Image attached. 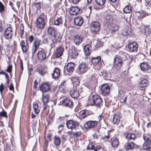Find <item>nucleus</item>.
<instances>
[{"mask_svg": "<svg viewBox=\"0 0 151 151\" xmlns=\"http://www.w3.org/2000/svg\"><path fill=\"white\" fill-rule=\"evenodd\" d=\"M123 64V60L119 56H116L114 58L113 66L111 70L113 72L115 73L120 70Z\"/></svg>", "mask_w": 151, "mask_h": 151, "instance_id": "nucleus-1", "label": "nucleus"}, {"mask_svg": "<svg viewBox=\"0 0 151 151\" xmlns=\"http://www.w3.org/2000/svg\"><path fill=\"white\" fill-rule=\"evenodd\" d=\"M145 142L143 145V148L147 150L151 151V138L150 135L144 134L143 137Z\"/></svg>", "mask_w": 151, "mask_h": 151, "instance_id": "nucleus-2", "label": "nucleus"}, {"mask_svg": "<svg viewBox=\"0 0 151 151\" xmlns=\"http://www.w3.org/2000/svg\"><path fill=\"white\" fill-rule=\"evenodd\" d=\"M46 16L42 14L39 16L36 21L37 27L39 28H42L44 27L45 24V19Z\"/></svg>", "mask_w": 151, "mask_h": 151, "instance_id": "nucleus-3", "label": "nucleus"}, {"mask_svg": "<svg viewBox=\"0 0 151 151\" xmlns=\"http://www.w3.org/2000/svg\"><path fill=\"white\" fill-rule=\"evenodd\" d=\"M92 100L93 104L91 105H95L97 107H100L102 105L103 101L101 97L97 95H93L92 96Z\"/></svg>", "mask_w": 151, "mask_h": 151, "instance_id": "nucleus-4", "label": "nucleus"}, {"mask_svg": "<svg viewBox=\"0 0 151 151\" xmlns=\"http://www.w3.org/2000/svg\"><path fill=\"white\" fill-rule=\"evenodd\" d=\"M100 24L98 22L93 21L91 24L90 30L93 32L96 33L99 32L100 29Z\"/></svg>", "mask_w": 151, "mask_h": 151, "instance_id": "nucleus-5", "label": "nucleus"}, {"mask_svg": "<svg viewBox=\"0 0 151 151\" xmlns=\"http://www.w3.org/2000/svg\"><path fill=\"white\" fill-rule=\"evenodd\" d=\"M66 124L67 127L71 130H75L79 126V124L78 122L73 121L72 120L67 121Z\"/></svg>", "mask_w": 151, "mask_h": 151, "instance_id": "nucleus-6", "label": "nucleus"}, {"mask_svg": "<svg viewBox=\"0 0 151 151\" xmlns=\"http://www.w3.org/2000/svg\"><path fill=\"white\" fill-rule=\"evenodd\" d=\"M40 42L41 41L39 39L36 38L35 39L32 48L31 52L32 57L39 48Z\"/></svg>", "mask_w": 151, "mask_h": 151, "instance_id": "nucleus-7", "label": "nucleus"}, {"mask_svg": "<svg viewBox=\"0 0 151 151\" xmlns=\"http://www.w3.org/2000/svg\"><path fill=\"white\" fill-rule=\"evenodd\" d=\"M140 29L145 35L147 36H151V27L150 25H142L141 26Z\"/></svg>", "mask_w": 151, "mask_h": 151, "instance_id": "nucleus-8", "label": "nucleus"}, {"mask_svg": "<svg viewBox=\"0 0 151 151\" xmlns=\"http://www.w3.org/2000/svg\"><path fill=\"white\" fill-rule=\"evenodd\" d=\"M61 38H59V35H58L54 37H51L50 39V42L49 46L50 50H51L53 47H55V45L58 42H60Z\"/></svg>", "mask_w": 151, "mask_h": 151, "instance_id": "nucleus-9", "label": "nucleus"}, {"mask_svg": "<svg viewBox=\"0 0 151 151\" xmlns=\"http://www.w3.org/2000/svg\"><path fill=\"white\" fill-rule=\"evenodd\" d=\"M47 32L49 35H52V37H54L58 34L59 35V38H61L62 36L56 31L55 28L52 26H50L47 27Z\"/></svg>", "mask_w": 151, "mask_h": 151, "instance_id": "nucleus-10", "label": "nucleus"}, {"mask_svg": "<svg viewBox=\"0 0 151 151\" xmlns=\"http://www.w3.org/2000/svg\"><path fill=\"white\" fill-rule=\"evenodd\" d=\"M14 33L12 30V28L11 27H7L4 31V35L6 39L7 40L11 39Z\"/></svg>", "mask_w": 151, "mask_h": 151, "instance_id": "nucleus-11", "label": "nucleus"}, {"mask_svg": "<svg viewBox=\"0 0 151 151\" xmlns=\"http://www.w3.org/2000/svg\"><path fill=\"white\" fill-rule=\"evenodd\" d=\"M87 67L85 63H82L78 65L77 69V71L79 74H82L85 73L87 70Z\"/></svg>", "mask_w": 151, "mask_h": 151, "instance_id": "nucleus-12", "label": "nucleus"}, {"mask_svg": "<svg viewBox=\"0 0 151 151\" xmlns=\"http://www.w3.org/2000/svg\"><path fill=\"white\" fill-rule=\"evenodd\" d=\"M101 90L102 95L106 96L109 94L110 91V88L107 83H105L102 85Z\"/></svg>", "mask_w": 151, "mask_h": 151, "instance_id": "nucleus-13", "label": "nucleus"}, {"mask_svg": "<svg viewBox=\"0 0 151 151\" xmlns=\"http://www.w3.org/2000/svg\"><path fill=\"white\" fill-rule=\"evenodd\" d=\"M97 124V122L96 121H90L85 123L84 127L86 129L94 128L96 126Z\"/></svg>", "mask_w": 151, "mask_h": 151, "instance_id": "nucleus-14", "label": "nucleus"}, {"mask_svg": "<svg viewBox=\"0 0 151 151\" xmlns=\"http://www.w3.org/2000/svg\"><path fill=\"white\" fill-rule=\"evenodd\" d=\"M101 148L100 145H97L96 144L93 142L89 143L88 145L87 149L88 150H93L97 151Z\"/></svg>", "mask_w": 151, "mask_h": 151, "instance_id": "nucleus-15", "label": "nucleus"}, {"mask_svg": "<svg viewBox=\"0 0 151 151\" xmlns=\"http://www.w3.org/2000/svg\"><path fill=\"white\" fill-rule=\"evenodd\" d=\"M37 58L40 60L43 61L46 58V52L44 50L42 49L41 50H39L37 53Z\"/></svg>", "mask_w": 151, "mask_h": 151, "instance_id": "nucleus-16", "label": "nucleus"}, {"mask_svg": "<svg viewBox=\"0 0 151 151\" xmlns=\"http://www.w3.org/2000/svg\"><path fill=\"white\" fill-rule=\"evenodd\" d=\"M64 51V49L61 46H59L56 48L55 52V56L57 58L61 56Z\"/></svg>", "mask_w": 151, "mask_h": 151, "instance_id": "nucleus-17", "label": "nucleus"}, {"mask_svg": "<svg viewBox=\"0 0 151 151\" xmlns=\"http://www.w3.org/2000/svg\"><path fill=\"white\" fill-rule=\"evenodd\" d=\"M128 48L131 52H136L138 49V46L135 42H133L129 44Z\"/></svg>", "mask_w": 151, "mask_h": 151, "instance_id": "nucleus-18", "label": "nucleus"}, {"mask_svg": "<svg viewBox=\"0 0 151 151\" xmlns=\"http://www.w3.org/2000/svg\"><path fill=\"white\" fill-rule=\"evenodd\" d=\"M148 83L149 82L147 79H143L139 84V89L141 90H144L145 88L148 86Z\"/></svg>", "mask_w": 151, "mask_h": 151, "instance_id": "nucleus-19", "label": "nucleus"}, {"mask_svg": "<svg viewBox=\"0 0 151 151\" xmlns=\"http://www.w3.org/2000/svg\"><path fill=\"white\" fill-rule=\"evenodd\" d=\"M80 9L78 6H72L69 10V12L71 15H77L79 12Z\"/></svg>", "mask_w": 151, "mask_h": 151, "instance_id": "nucleus-20", "label": "nucleus"}, {"mask_svg": "<svg viewBox=\"0 0 151 151\" xmlns=\"http://www.w3.org/2000/svg\"><path fill=\"white\" fill-rule=\"evenodd\" d=\"M62 104L67 107H71L73 106L72 101L67 98H65L62 101Z\"/></svg>", "mask_w": 151, "mask_h": 151, "instance_id": "nucleus-21", "label": "nucleus"}, {"mask_svg": "<svg viewBox=\"0 0 151 151\" xmlns=\"http://www.w3.org/2000/svg\"><path fill=\"white\" fill-rule=\"evenodd\" d=\"M20 45L23 52H26L29 49L28 43L25 42L24 40H22L20 42Z\"/></svg>", "mask_w": 151, "mask_h": 151, "instance_id": "nucleus-22", "label": "nucleus"}, {"mask_svg": "<svg viewBox=\"0 0 151 151\" xmlns=\"http://www.w3.org/2000/svg\"><path fill=\"white\" fill-rule=\"evenodd\" d=\"M40 88L42 92H45L50 90V86L47 83H45L42 84L40 86Z\"/></svg>", "mask_w": 151, "mask_h": 151, "instance_id": "nucleus-23", "label": "nucleus"}, {"mask_svg": "<svg viewBox=\"0 0 151 151\" xmlns=\"http://www.w3.org/2000/svg\"><path fill=\"white\" fill-rule=\"evenodd\" d=\"M74 22L75 24L78 26L82 25L83 22L82 18L80 17H76L74 19Z\"/></svg>", "mask_w": 151, "mask_h": 151, "instance_id": "nucleus-24", "label": "nucleus"}, {"mask_svg": "<svg viewBox=\"0 0 151 151\" xmlns=\"http://www.w3.org/2000/svg\"><path fill=\"white\" fill-rule=\"evenodd\" d=\"M75 65L74 63L70 62L68 63L66 66V69L70 73L73 72L74 70Z\"/></svg>", "mask_w": 151, "mask_h": 151, "instance_id": "nucleus-25", "label": "nucleus"}, {"mask_svg": "<svg viewBox=\"0 0 151 151\" xmlns=\"http://www.w3.org/2000/svg\"><path fill=\"white\" fill-rule=\"evenodd\" d=\"M83 37L82 36L80 35L75 36L73 37V42L77 45L79 44L82 41Z\"/></svg>", "mask_w": 151, "mask_h": 151, "instance_id": "nucleus-26", "label": "nucleus"}, {"mask_svg": "<svg viewBox=\"0 0 151 151\" xmlns=\"http://www.w3.org/2000/svg\"><path fill=\"white\" fill-rule=\"evenodd\" d=\"M53 78L56 79L58 78L60 75V72L59 68H55L52 74Z\"/></svg>", "mask_w": 151, "mask_h": 151, "instance_id": "nucleus-27", "label": "nucleus"}, {"mask_svg": "<svg viewBox=\"0 0 151 151\" xmlns=\"http://www.w3.org/2000/svg\"><path fill=\"white\" fill-rule=\"evenodd\" d=\"M70 93L72 97L74 99L77 98L79 95V93L77 89H72L70 91Z\"/></svg>", "mask_w": 151, "mask_h": 151, "instance_id": "nucleus-28", "label": "nucleus"}, {"mask_svg": "<svg viewBox=\"0 0 151 151\" xmlns=\"http://www.w3.org/2000/svg\"><path fill=\"white\" fill-rule=\"evenodd\" d=\"M135 146V144L132 142H129L127 143L125 145V148L126 150L133 149Z\"/></svg>", "mask_w": 151, "mask_h": 151, "instance_id": "nucleus-29", "label": "nucleus"}, {"mask_svg": "<svg viewBox=\"0 0 151 151\" xmlns=\"http://www.w3.org/2000/svg\"><path fill=\"white\" fill-rule=\"evenodd\" d=\"M105 22L106 23L110 24L112 23L113 17L110 14H107L105 17L104 19Z\"/></svg>", "mask_w": 151, "mask_h": 151, "instance_id": "nucleus-30", "label": "nucleus"}, {"mask_svg": "<svg viewBox=\"0 0 151 151\" xmlns=\"http://www.w3.org/2000/svg\"><path fill=\"white\" fill-rule=\"evenodd\" d=\"M78 53L75 48L73 49L70 52L69 56L73 59L76 58Z\"/></svg>", "mask_w": 151, "mask_h": 151, "instance_id": "nucleus-31", "label": "nucleus"}, {"mask_svg": "<svg viewBox=\"0 0 151 151\" xmlns=\"http://www.w3.org/2000/svg\"><path fill=\"white\" fill-rule=\"evenodd\" d=\"M140 67L141 70L143 71H145L149 69V65L147 63L143 62L141 63Z\"/></svg>", "mask_w": 151, "mask_h": 151, "instance_id": "nucleus-32", "label": "nucleus"}, {"mask_svg": "<svg viewBox=\"0 0 151 151\" xmlns=\"http://www.w3.org/2000/svg\"><path fill=\"white\" fill-rule=\"evenodd\" d=\"M130 28L129 27H126L125 29L122 31V34L124 36H126L130 34L131 32Z\"/></svg>", "mask_w": 151, "mask_h": 151, "instance_id": "nucleus-33", "label": "nucleus"}, {"mask_svg": "<svg viewBox=\"0 0 151 151\" xmlns=\"http://www.w3.org/2000/svg\"><path fill=\"white\" fill-rule=\"evenodd\" d=\"M83 50L86 55H89L91 52V46L89 45H86L83 48Z\"/></svg>", "mask_w": 151, "mask_h": 151, "instance_id": "nucleus-34", "label": "nucleus"}, {"mask_svg": "<svg viewBox=\"0 0 151 151\" xmlns=\"http://www.w3.org/2000/svg\"><path fill=\"white\" fill-rule=\"evenodd\" d=\"M50 96L48 94L42 95V101L43 103V105L45 106V104H47L49 101V99Z\"/></svg>", "mask_w": 151, "mask_h": 151, "instance_id": "nucleus-35", "label": "nucleus"}, {"mask_svg": "<svg viewBox=\"0 0 151 151\" xmlns=\"http://www.w3.org/2000/svg\"><path fill=\"white\" fill-rule=\"evenodd\" d=\"M113 123L115 124H118L120 122V117L117 114H115L113 117Z\"/></svg>", "mask_w": 151, "mask_h": 151, "instance_id": "nucleus-36", "label": "nucleus"}, {"mask_svg": "<svg viewBox=\"0 0 151 151\" xmlns=\"http://www.w3.org/2000/svg\"><path fill=\"white\" fill-rule=\"evenodd\" d=\"M111 142L112 145L114 147H117L119 143L118 140L116 137H113L111 139Z\"/></svg>", "mask_w": 151, "mask_h": 151, "instance_id": "nucleus-37", "label": "nucleus"}, {"mask_svg": "<svg viewBox=\"0 0 151 151\" xmlns=\"http://www.w3.org/2000/svg\"><path fill=\"white\" fill-rule=\"evenodd\" d=\"M132 10V8L131 6L129 5L126 6L124 9V12L125 13H130Z\"/></svg>", "mask_w": 151, "mask_h": 151, "instance_id": "nucleus-38", "label": "nucleus"}, {"mask_svg": "<svg viewBox=\"0 0 151 151\" xmlns=\"http://www.w3.org/2000/svg\"><path fill=\"white\" fill-rule=\"evenodd\" d=\"M33 108L36 114H38L40 112V108L39 107L37 104L36 103L34 104Z\"/></svg>", "mask_w": 151, "mask_h": 151, "instance_id": "nucleus-39", "label": "nucleus"}, {"mask_svg": "<svg viewBox=\"0 0 151 151\" xmlns=\"http://www.w3.org/2000/svg\"><path fill=\"white\" fill-rule=\"evenodd\" d=\"M100 56H98L96 58H93L91 60V62L94 64H96L98 63L101 60Z\"/></svg>", "mask_w": 151, "mask_h": 151, "instance_id": "nucleus-40", "label": "nucleus"}, {"mask_svg": "<svg viewBox=\"0 0 151 151\" xmlns=\"http://www.w3.org/2000/svg\"><path fill=\"white\" fill-rule=\"evenodd\" d=\"M126 138L128 140H134L136 138V136L134 134H128L127 135Z\"/></svg>", "mask_w": 151, "mask_h": 151, "instance_id": "nucleus-41", "label": "nucleus"}, {"mask_svg": "<svg viewBox=\"0 0 151 151\" xmlns=\"http://www.w3.org/2000/svg\"><path fill=\"white\" fill-rule=\"evenodd\" d=\"M145 5L147 9H151V0H145Z\"/></svg>", "mask_w": 151, "mask_h": 151, "instance_id": "nucleus-42", "label": "nucleus"}, {"mask_svg": "<svg viewBox=\"0 0 151 151\" xmlns=\"http://www.w3.org/2000/svg\"><path fill=\"white\" fill-rule=\"evenodd\" d=\"M54 24L57 26H60L62 24V20L61 17L58 18L55 21Z\"/></svg>", "mask_w": 151, "mask_h": 151, "instance_id": "nucleus-43", "label": "nucleus"}, {"mask_svg": "<svg viewBox=\"0 0 151 151\" xmlns=\"http://www.w3.org/2000/svg\"><path fill=\"white\" fill-rule=\"evenodd\" d=\"M37 71L39 74L42 76H43L45 74L47 73V72L45 70V69H43L42 68L39 69L37 70Z\"/></svg>", "mask_w": 151, "mask_h": 151, "instance_id": "nucleus-44", "label": "nucleus"}, {"mask_svg": "<svg viewBox=\"0 0 151 151\" xmlns=\"http://www.w3.org/2000/svg\"><path fill=\"white\" fill-rule=\"evenodd\" d=\"M54 140V143L55 145L59 146L60 143V138L58 137H55Z\"/></svg>", "mask_w": 151, "mask_h": 151, "instance_id": "nucleus-45", "label": "nucleus"}, {"mask_svg": "<svg viewBox=\"0 0 151 151\" xmlns=\"http://www.w3.org/2000/svg\"><path fill=\"white\" fill-rule=\"evenodd\" d=\"M95 1L99 5L103 6L106 0H95Z\"/></svg>", "mask_w": 151, "mask_h": 151, "instance_id": "nucleus-46", "label": "nucleus"}, {"mask_svg": "<svg viewBox=\"0 0 151 151\" xmlns=\"http://www.w3.org/2000/svg\"><path fill=\"white\" fill-rule=\"evenodd\" d=\"M118 29V27L117 25H115L112 27L111 30L112 32H114L117 31Z\"/></svg>", "mask_w": 151, "mask_h": 151, "instance_id": "nucleus-47", "label": "nucleus"}, {"mask_svg": "<svg viewBox=\"0 0 151 151\" xmlns=\"http://www.w3.org/2000/svg\"><path fill=\"white\" fill-rule=\"evenodd\" d=\"M34 39V36L32 35L29 36L28 38V40L30 43H31L34 40L35 41V39Z\"/></svg>", "mask_w": 151, "mask_h": 151, "instance_id": "nucleus-48", "label": "nucleus"}, {"mask_svg": "<svg viewBox=\"0 0 151 151\" xmlns=\"http://www.w3.org/2000/svg\"><path fill=\"white\" fill-rule=\"evenodd\" d=\"M4 10V6L0 1V12L1 13Z\"/></svg>", "mask_w": 151, "mask_h": 151, "instance_id": "nucleus-49", "label": "nucleus"}, {"mask_svg": "<svg viewBox=\"0 0 151 151\" xmlns=\"http://www.w3.org/2000/svg\"><path fill=\"white\" fill-rule=\"evenodd\" d=\"M87 111H83L81 112V116L83 117H85L87 115Z\"/></svg>", "mask_w": 151, "mask_h": 151, "instance_id": "nucleus-50", "label": "nucleus"}, {"mask_svg": "<svg viewBox=\"0 0 151 151\" xmlns=\"http://www.w3.org/2000/svg\"><path fill=\"white\" fill-rule=\"evenodd\" d=\"M149 15V14H148L147 13H145L143 14H141L140 15V18L141 19H143V18L145 17L146 16H147Z\"/></svg>", "mask_w": 151, "mask_h": 151, "instance_id": "nucleus-51", "label": "nucleus"}, {"mask_svg": "<svg viewBox=\"0 0 151 151\" xmlns=\"http://www.w3.org/2000/svg\"><path fill=\"white\" fill-rule=\"evenodd\" d=\"M4 87L3 84L1 83L0 86V91L1 93V94L2 92V91L4 89Z\"/></svg>", "mask_w": 151, "mask_h": 151, "instance_id": "nucleus-52", "label": "nucleus"}, {"mask_svg": "<svg viewBox=\"0 0 151 151\" xmlns=\"http://www.w3.org/2000/svg\"><path fill=\"white\" fill-rule=\"evenodd\" d=\"M102 43L100 41H97L96 44V46L97 47H100L102 46Z\"/></svg>", "mask_w": 151, "mask_h": 151, "instance_id": "nucleus-53", "label": "nucleus"}, {"mask_svg": "<svg viewBox=\"0 0 151 151\" xmlns=\"http://www.w3.org/2000/svg\"><path fill=\"white\" fill-rule=\"evenodd\" d=\"M9 89L10 90L14 91V87L13 84L12 83L9 86Z\"/></svg>", "mask_w": 151, "mask_h": 151, "instance_id": "nucleus-54", "label": "nucleus"}, {"mask_svg": "<svg viewBox=\"0 0 151 151\" xmlns=\"http://www.w3.org/2000/svg\"><path fill=\"white\" fill-rule=\"evenodd\" d=\"M3 31V26L1 23V22L0 21V32H2Z\"/></svg>", "mask_w": 151, "mask_h": 151, "instance_id": "nucleus-55", "label": "nucleus"}, {"mask_svg": "<svg viewBox=\"0 0 151 151\" xmlns=\"http://www.w3.org/2000/svg\"><path fill=\"white\" fill-rule=\"evenodd\" d=\"M0 116L5 117L6 116V112L4 111L1 112L0 113Z\"/></svg>", "mask_w": 151, "mask_h": 151, "instance_id": "nucleus-56", "label": "nucleus"}, {"mask_svg": "<svg viewBox=\"0 0 151 151\" xmlns=\"http://www.w3.org/2000/svg\"><path fill=\"white\" fill-rule=\"evenodd\" d=\"M12 68V65L9 66L6 69V71L9 72H10L11 71Z\"/></svg>", "mask_w": 151, "mask_h": 151, "instance_id": "nucleus-57", "label": "nucleus"}, {"mask_svg": "<svg viewBox=\"0 0 151 151\" xmlns=\"http://www.w3.org/2000/svg\"><path fill=\"white\" fill-rule=\"evenodd\" d=\"M74 135L76 137H78L81 135V133L80 132H78L74 133Z\"/></svg>", "mask_w": 151, "mask_h": 151, "instance_id": "nucleus-58", "label": "nucleus"}, {"mask_svg": "<svg viewBox=\"0 0 151 151\" xmlns=\"http://www.w3.org/2000/svg\"><path fill=\"white\" fill-rule=\"evenodd\" d=\"M65 81H63V82H62L60 86V88H62V89H63L65 87Z\"/></svg>", "mask_w": 151, "mask_h": 151, "instance_id": "nucleus-59", "label": "nucleus"}, {"mask_svg": "<svg viewBox=\"0 0 151 151\" xmlns=\"http://www.w3.org/2000/svg\"><path fill=\"white\" fill-rule=\"evenodd\" d=\"M103 119V116L102 115H99L98 116V119L99 121H100L102 119Z\"/></svg>", "mask_w": 151, "mask_h": 151, "instance_id": "nucleus-60", "label": "nucleus"}, {"mask_svg": "<svg viewBox=\"0 0 151 151\" xmlns=\"http://www.w3.org/2000/svg\"><path fill=\"white\" fill-rule=\"evenodd\" d=\"M24 34V29H23L21 31V32L20 33L21 37L22 38H24V35H23Z\"/></svg>", "mask_w": 151, "mask_h": 151, "instance_id": "nucleus-61", "label": "nucleus"}, {"mask_svg": "<svg viewBox=\"0 0 151 151\" xmlns=\"http://www.w3.org/2000/svg\"><path fill=\"white\" fill-rule=\"evenodd\" d=\"M64 125V124H62L59 125L58 127V129H60L61 130L62 129H63Z\"/></svg>", "mask_w": 151, "mask_h": 151, "instance_id": "nucleus-62", "label": "nucleus"}, {"mask_svg": "<svg viewBox=\"0 0 151 151\" xmlns=\"http://www.w3.org/2000/svg\"><path fill=\"white\" fill-rule=\"evenodd\" d=\"M48 142L47 140H45L44 143V147L45 148H47L48 146Z\"/></svg>", "mask_w": 151, "mask_h": 151, "instance_id": "nucleus-63", "label": "nucleus"}, {"mask_svg": "<svg viewBox=\"0 0 151 151\" xmlns=\"http://www.w3.org/2000/svg\"><path fill=\"white\" fill-rule=\"evenodd\" d=\"M20 67L22 70V71L23 70V66L22 60H21L20 61Z\"/></svg>", "mask_w": 151, "mask_h": 151, "instance_id": "nucleus-64", "label": "nucleus"}]
</instances>
